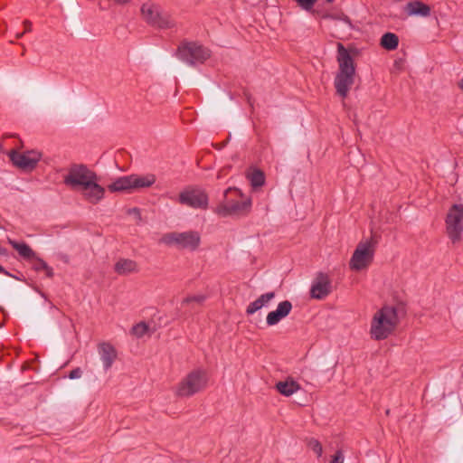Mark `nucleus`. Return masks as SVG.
<instances>
[{
  "label": "nucleus",
  "mask_w": 463,
  "mask_h": 463,
  "mask_svg": "<svg viewBox=\"0 0 463 463\" xmlns=\"http://www.w3.org/2000/svg\"><path fill=\"white\" fill-rule=\"evenodd\" d=\"M311 448L313 451L317 454V456H321L322 454V446L317 440H313L310 442Z\"/></svg>",
  "instance_id": "nucleus-34"
},
{
  "label": "nucleus",
  "mask_w": 463,
  "mask_h": 463,
  "mask_svg": "<svg viewBox=\"0 0 463 463\" xmlns=\"http://www.w3.org/2000/svg\"><path fill=\"white\" fill-rule=\"evenodd\" d=\"M81 375H82L81 369L80 367H77L70 372L69 378L72 379V380L78 379V378L81 377Z\"/></svg>",
  "instance_id": "nucleus-35"
},
{
  "label": "nucleus",
  "mask_w": 463,
  "mask_h": 463,
  "mask_svg": "<svg viewBox=\"0 0 463 463\" xmlns=\"http://www.w3.org/2000/svg\"><path fill=\"white\" fill-rule=\"evenodd\" d=\"M208 383V373L203 369L191 371L178 384L176 395L191 397L203 391Z\"/></svg>",
  "instance_id": "nucleus-4"
},
{
  "label": "nucleus",
  "mask_w": 463,
  "mask_h": 463,
  "mask_svg": "<svg viewBox=\"0 0 463 463\" xmlns=\"http://www.w3.org/2000/svg\"><path fill=\"white\" fill-rule=\"evenodd\" d=\"M118 5H126L130 2V0H113Z\"/></svg>",
  "instance_id": "nucleus-41"
},
{
  "label": "nucleus",
  "mask_w": 463,
  "mask_h": 463,
  "mask_svg": "<svg viewBox=\"0 0 463 463\" xmlns=\"http://www.w3.org/2000/svg\"><path fill=\"white\" fill-rule=\"evenodd\" d=\"M458 87L460 88V90L463 91V78L460 80V81L458 82Z\"/></svg>",
  "instance_id": "nucleus-44"
},
{
  "label": "nucleus",
  "mask_w": 463,
  "mask_h": 463,
  "mask_svg": "<svg viewBox=\"0 0 463 463\" xmlns=\"http://www.w3.org/2000/svg\"><path fill=\"white\" fill-rule=\"evenodd\" d=\"M331 292L332 284L329 276L322 271L317 272L310 288L311 298L322 300L325 299Z\"/></svg>",
  "instance_id": "nucleus-12"
},
{
  "label": "nucleus",
  "mask_w": 463,
  "mask_h": 463,
  "mask_svg": "<svg viewBox=\"0 0 463 463\" xmlns=\"http://www.w3.org/2000/svg\"><path fill=\"white\" fill-rule=\"evenodd\" d=\"M380 44L385 50L393 51L399 45V38L393 33H385L381 38Z\"/></svg>",
  "instance_id": "nucleus-23"
},
{
  "label": "nucleus",
  "mask_w": 463,
  "mask_h": 463,
  "mask_svg": "<svg viewBox=\"0 0 463 463\" xmlns=\"http://www.w3.org/2000/svg\"><path fill=\"white\" fill-rule=\"evenodd\" d=\"M275 389L286 397H288L300 389V385L288 377L286 381H279L275 384Z\"/></svg>",
  "instance_id": "nucleus-19"
},
{
  "label": "nucleus",
  "mask_w": 463,
  "mask_h": 463,
  "mask_svg": "<svg viewBox=\"0 0 463 463\" xmlns=\"http://www.w3.org/2000/svg\"><path fill=\"white\" fill-rule=\"evenodd\" d=\"M177 57L190 66L203 63L210 56V51L196 42H182L176 51Z\"/></svg>",
  "instance_id": "nucleus-5"
},
{
  "label": "nucleus",
  "mask_w": 463,
  "mask_h": 463,
  "mask_svg": "<svg viewBox=\"0 0 463 463\" xmlns=\"http://www.w3.org/2000/svg\"><path fill=\"white\" fill-rule=\"evenodd\" d=\"M100 359L105 371H108L117 358V351L109 343H100L98 346Z\"/></svg>",
  "instance_id": "nucleus-15"
},
{
  "label": "nucleus",
  "mask_w": 463,
  "mask_h": 463,
  "mask_svg": "<svg viewBox=\"0 0 463 463\" xmlns=\"http://www.w3.org/2000/svg\"><path fill=\"white\" fill-rule=\"evenodd\" d=\"M262 307H263V306L261 305V303L257 298L256 300H254L253 302L249 304V306L246 308V314L248 316L253 315L254 313H256L257 311H259Z\"/></svg>",
  "instance_id": "nucleus-30"
},
{
  "label": "nucleus",
  "mask_w": 463,
  "mask_h": 463,
  "mask_svg": "<svg viewBox=\"0 0 463 463\" xmlns=\"http://www.w3.org/2000/svg\"><path fill=\"white\" fill-rule=\"evenodd\" d=\"M230 139H231V134L228 136L226 140H224L222 143H226V145H227L229 143Z\"/></svg>",
  "instance_id": "nucleus-46"
},
{
  "label": "nucleus",
  "mask_w": 463,
  "mask_h": 463,
  "mask_svg": "<svg viewBox=\"0 0 463 463\" xmlns=\"http://www.w3.org/2000/svg\"><path fill=\"white\" fill-rule=\"evenodd\" d=\"M321 16L324 19L341 20L344 23L347 24L348 25H350V26L352 25L351 19L344 13H339V14L325 13Z\"/></svg>",
  "instance_id": "nucleus-27"
},
{
  "label": "nucleus",
  "mask_w": 463,
  "mask_h": 463,
  "mask_svg": "<svg viewBox=\"0 0 463 463\" xmlns=\"http://www.w3.org/2000/svg\"><path fill=\"white\" fill-rule=\"evenodd\" d=\"M128 214H133L137 218V220H141V213L140 210L137 207L130 208L128 210Z\"/></svg>",
  "instance_id": "nucleus-37"
},
{
  "label": "nucleus",
  "mask_w": 463,
  "mask_h": 463,
  "mask_svg": "<svg viewBox=\"0 0 463 463\" xmlns=\"http://www.w3.org/2000/svg\"><path fill=\"white\" fill-rule=\"evenodd\" d=\"M131 190L146 188L153 185L156 182V175L149 174L146 175H130Z\"/></svg>",
  "instance_id": "nucleus-18"
},
{
  "label": "nucleus",
  "mask_w": 463,
  "mask_h": 463,
  "mask_svg": "<svg viewBox=\"0 0 463 463\" xmlns=\"http://www.w3.org/2000/svg\"><path fill=\"white\" fill-rule=\"evenodd\" d=\"M230 139H231V134L228 136L226 140H224L222 143H226V145H227L229 143Z\"/></svg>",
  "instance_id": "nucleus-45"
},
{
  "label": "nucleus",
  "mask_w": 463,
  "mask_h": 463,
  "mask_svg": "<svg viewBox=\"0 0 463 463\" xmlns=\"http://www.w3.org/2000/svg\"><path fill=\"white\" fill-rule=\"evenodd\" d=\"M251 199L236 187H229L223 193V202L215 209L221 217L244 214L250 212Z\"/></svg>",
  "instance_id": "nucleus-3"
},
{
  "label": "nucleus",
  "mask_w": 463,
  "mask_h": 463,
  "mask_svg": "<svg viewBox=\"0 0 463 463\" xmlns=\"http://www.w3.org/2000/svg\"><path fill=\"white\" fill-rule=\"evenodd\" d=\"M446 230L453 243L461 241L463 233V204H453L446 216Z\"/></svg>",
  "instance_id": "nucleus-9"
},
{
  "label": "nucleus",
  "mask_w": 463,
  "mask_h": 463,
  "mask_svg": "<svg viewBox=\"0 0 463 463\" xmlns=\"http://www.w3.org/2000/svg\"><path fill=\"white\" fill-rule=\"evenodd\" d=\"M225 146H226V143H222H222H220V144H216V145H214V147H215L216 149L221 150V149H222Z\"/></svg>",
  "instance_id": "nucleus-42"
},
{
  "label": "nucleus",
  "mask_w": 463,
  "mask_h": 463,
  "mask_svg": "<svg viewBox=\"0 0 463 463\" xmlns=\"http://www.w3.org/2000/svg\"><path fill=\"white\" fill-rule=\"evenodd\" d=\"M24 33H28L32 31V23L29 20L24 21Z\"/></svg>",
  "instance_id": "nucleus-38"
},
{
  "label": "nucleus",
  "mask_w": 463,
  "mask_h": 463,
  "mask_svg": "<svg viewBox=\"0 0 463 463\" xmlns=\"http://www.w3.org/2000/svg\"><path fill=\"white\" fill-rule=\"evenodd\" d=\"M141 14L145 22L159 29H169L175 25L170 14L162 13L159 5L153 3H145L141 6Z\"/></svg>",
  "instance_id": "nucleus-6"
},
{
  "label": "nucleus",
  "mask_w": 463,
  "mask_h": 463,
  "mask_svg": "<svg viewBox=\"0 0 463 463\" xmlns=\"http://www.w3.org/2000/svg\"><path fill=\"white\" fill-rule=\"evenodd\" d=\"M178 202L191 208L206 209L208 206V195L200 188H190L179 194Z\"/></svg>",
  "instance_id": "nucleus-11"
},
{
  "label": "nucleus",
  "mask_w": 463,
  "mask_h": 463,
  "mask_svg": "<svg viewBox=\"0 0 463 463\" xmlns=\"http://www.w3.org/2000/svg\"><path fill=\"white\" fill-rule=\"evenodd\" d=\"M32 260H33V268L34 270H44L48 278L53 277L54 273L52 268H51L43 259L35 255V257L33 258Z\"/></svg>",
  "instance_id": "nucleus-24"
},
{
  "label": "nucleus",
  "mask_w": 463,
  "mask_h": 463,
  "mask_svg": "<svg viewBox=\"0 0 463 463\" xmlns=\"http://www.w3.org/2000/svg\"><path fill=\"white\" fill-rule=\"evenodd\" d=\"M396 2H401L402 0H395Z\"/></svg>",
  "instance_id": "nucleus-50"
},
{
  "label": "nucleus",
  "mask_w": 463,
  "mask_h": 463,
  "mask_svg": "<svg viewBox=\"0 0 463 463\" xmlns=\"http://www.w3.org/2000/svg\"><path fill=\"white\" fill-rule=\"evenodd\" d=\"M8 156L14 166L24 171H33L36 168L42 158V153L32 149L24 153L13 149L8 153Z\"/></svg>",
  "instance_id": "nucleus-10"
},
{
  "label": "nucleus",
  "mask_w": 463,
  "mask_h": 463,
  "mask_svg": "<svg viewBox=\"0 0 463 463\" xmlns=\"http://www.w3.org/2000/svg\"><path fill=\"white\" fill-rule=\"evenodd\" d=\"M24 33H24V32H22V33H16V38H17V39L22 38V37H23V35H24Z\"/></svg>",
  "instance_id": "nucleus-43"
},
{
  "label": "nucleus",
  "mask_w": 463,
  "mask_h": 463,
  "mask_svg": "<svg viewBox=\"0 0 463 463\" xmlns=\"http://www.w3.org/2000/svg\"><path fill=\"white\" fill-rule=\"evenodd\" d=\"M406 314L403 305L383 306L373 316L370 334L374 340L386 339L396 328L400 317Z\"/></svg>",
  "instance_id": "nucleus-2"
},
{
  "label": "nucleus",
  "mask_w": 463,
  "mask_h": 463,
  "mask_svg": "<svg viewBox=\"0 0 463 463\" xmlns=\"http://www.w3.org/2000/svg\"><path fill=\"white\" fill-rule=\"evenodd\" d=\"M331 463H344V455H343L342 451L337 450L335 453Z\"/></svg>",
  "instance_id": "nucleus-36"
},
{
  "label": "nucleus",
  "mask_w": 463,
  "mask_h": 463,
  "mask_svg": "<svg viewBox=\"0 0 463 463\" xmlns=\"http://www.w3.org/2000/svg\"><path fill=\"white\" fill-rule=\"evenodd\" d=\"M0 273H3L7 276H11V274L1 265H0ZM12 277H13V275H12ZM15 279H16V277H15ZM17 279H20L17 278Z\"/></svg>",
  "instance_id": "nucleus-39"
},
{
  "label": "nucleus",
  "mask_w": 463,
  "mask_h": 463,
  "mask_svg": "<svg viewBox=\"0 0 463 463\" xmlns=\"http://www.w3.org/2000/svg\"><path fill=\"white\" fill-rule=\"evenodd\" d=\"M8 250L0 245V256H7Z\"/></svg>",
  "instance_id": "nucleus-40"
},
{
  "label": "nucleus",
  "mask_w": 463,
  "mask_h": 463,
  "mask_svg": "<svg viewBox=\"0 0 463 463\" xmlns=\"http://www.w3.org/2000/svg\"><path fill=\"white\" fill-rule=\"evenodd\" d=\"M248 178L254 188L260 187L265 184V175L260 169H254L248 175Z\"/></svg>",
  "instance_id": "nucleus-25"
},
{
  "label": "nucleus",
  "mask_w": 463,
  "mask_h": 463,
  "mask_svg": "<svg viewBox=\"0 0 463 463\" xmlns=\"http://www.w3.org/2000/svg\"><path fill=\"white\" fill-rule=\"evenodd\" d=\"M97 174L84 164H71L63 176V184L73 191H80L85 201L99 203L105 195V188L98 184Z\"/></svg>",
  "instance_id": "nucleus-1"
},
{
  "label": "nucleus",
  "mask_w": 463,
  "mask_h": 463,
  "mask_svg": "<svg viewBox=\"0 0 463 463\" xmlns=\"http://www.w3.org/2000/svg\"><path fill=\"white\" fill-rule=\"evenodd\" d=\"M8 242L12 245L14 249H15L19 255L23 257L26 260H31L35 257V252L32 250V248L25 242H17L11 239H8Z\"/></svg>",
  "instance_id": "nucleus-22"
},
{
  "label": "nucleus",
  "mask_w": 463,
  "mask_h": 463,
  "mask_svg": "<svg viewBox=\"0 0 463 463\" xmlns=\"http://www.w3.org/2000/svg\"><path fill=\"white\" fill-rule=\"evenodd\" d=\"M115 271L121 276H126L137 271V264L129 259H119L114 267Z\"/></svg>",
  "instance_id": "nucleus-20"
},
{
  "label": "nucleus",
  "mask_w": 463,
  "mask_h": 463,
  "mask_svg": "<svg viewBox=\"0 0 463 463\" xmlns=\"http://www.w3.org/2000/svg\"><path fill=\"white\" fill-rule=\"evenodd\" d=\"M335 0H325L326 3H333Z\"/></svg>",
  "instance_id": "nucleus-48"
},
{
  "label": "nucleus",
  "mask_w": 463,
  "mask_h": 463,
  "mask_svg": "<svg viewBox=\"0 0 463 463\" xmlns=\"http://www.w3.org/2000/svg\"><path fill=\"white\" fill-rule=\"evenodd\" d=\"M298 5L306 11H311L317 0H295Z\"/></svg>",
  "instance_id": "nucleus-32"
},
{
  "label": "nucleus",
  "mask_w": 463,
  "mask_h": 463,
  "mask_svg": "<svg viewBox=\"0 0 463 463\" xmlns=\"http://www.w3.org/2000/svg\"><path fill=\"white\" fill-rule=\"evenodd\" d=\"M230 139H231V134L228 136L226 140H224L222 143H226V145H227L229 143Z\"/></svg>",
  "instance_id": "nucleus-47"
},
{
  "label": "nucleus",
  "mask_w": 463,
  "mask_h": 463,
  "mask_svg": "<svg viewBox=\"0 0 463 463\" xmlns=\"http://www.w3.org/2000/svg\"><path fill=\"white\" fill-rule=\"evenodd\" d=\"M404 11L410 16L428 17L430 15V5L420 1L409 2L404 7Z\"/></svg>",
  "instance_id": "nucleus-17"
},
{
  "label": "nucleus",
  "mask_w": 463,
  "mask_h": 463,
  "mask_svg": "<svg viewBox=\"0 0 463 463\" xmlns=\"http://www.w3.org/2000/svg\"><path fill=\"white\" fill-rule=\"evenodd\" d=\"M0 151H2V145L0 144Z\"/></svg>",
  "instance_id": "nucleus-49"
},
{
  "label": "nucleus",
  "mask_w": 463,
  "mask_h": 463,
  "mask_svg": "<svg viewBox=\"0 0 463 463\" xmlns=\"http://www.w3.org/2000/svg\"><path fill=\"white\" fill-rule=\"evenodd\" d=\"M301 378L307 383L310 384H316L317 381V370L311 366H305L301 370Z\"/></svg>",
  "instance_id": "nucleus-26"
},
{
  "label": "nucleus",
  "mask_w": 463,
  "mask_h": 463,
  "mask_svg": "<svg viewBox=\"0 0 463 463\" xmlns=\"http://www.w3.org/2000/svg\"><path fill=\"white\" fill-rule=\"evenodd\" d=\"M148 330V326L145 322H140L132 327V334L137 337H142Z\"/></svg>",
  "instance_id": "nucleus-28"
},
{
  "label": "nucleus",
  "mask_w": 463,
  "mask_h": 463,
  "mask_svg": "<svg viewBox=\"0 0 463 463\" xmlns=\"http://www.w3.org/2000/svg\"><path fill=\"white\" fill-rule=\"evenodd\" d=\"M354 76L355 75L336 73L334 80V85L336 93L340 97L345 98L347 96L351 86L354 82Z\"/></svg>",
  "instance_id": "nucleus-16"
},
{
  "label": "nucleus",
  "mask_w": 463,
  "mask_h": 463,
  "mask_svg": "<svg viewBox=\"0 0 463 463\" xmlns=\"http://www.w3.org/2000/svg\"><path fill=\"white\" fill-rule=\"evenodd\" d=\"M167 246H176L178 249H189L194 250L200 244V236L196 232H168L162 236L159 241Z\"/></svg>",
  "instance_id": "nucleus-8"
},
{
  "label": "nucleus",
  "mask_w": 463,
  "mask_h": 463,
  "mask_svg": "<svg viewBox=\"0 0 463 463\" xmlns=\"http://www.w3.org/2000/svg\"><path fill=\"white\" fill-rule=\"evenodd\" d=\"M275 298V292H267L265 294L260 295L258 298V300L261 303L263 307H265L270 300Z\"/></svg>",
  "instance_id": "nucleus-33"
},
{
  "label": "nucleus",
  "mask_w": 463,
  "mask_h": 463,
  "mask_svg": "<svg viewBox=\"0 0 463 463\" xmlns=\"http://www.w3.org/2000/svg\"><path fill=\"white\" fill-rule=\"evenodd\" d=\"M108 189L111 193L131 191L130 176L125 175L117 178L108 185Z\"/></svg>",
  "instance_id": "nucleus-21"
},
{
  "label": "nucleus",
  "mask_w": 463,
  "mask_h": 463,
  "mask_svg": "<svg viewBox=\"0 0 463 463\" xmlns=\"http://www.w3.org/2000/svg\"><path fill=\"white\" fill-rule=\"evenodd\" d=\"M292 310V303L289 300H284L279 303L277 309L270 311L266 318L269 326L277 325L281 319L288 317Z\"/></svg>",
  "instance_id": "nucleus-14"
},
{
  "label": "nucleus",
  "mask_w": 463,
  "mask_h": 463,
  "mask_svg": "<svg viewBox=\"0 0 463 463\" xmlns=\"http://www.w3.org/2000/svg\"><path fill=\"white\" fill-rule=\"evenodd\" d=\"M205 299H206V297L204 295L189 296L183 299L182 305L190 304L193 302L201 305L204 302Z\"/></svg>",
  "instance_id": "nucleus-29"
},
{
  "label": "nucleus",
  "mask_w": 463,
  "mask_h": 463,
  "mask_svg": "<svg viewBox=\"0 0 463 463\" xmlns=\"http://www.w3.org/2000/svg\"><path fill=\"white\" fill-rule=\"evenodd\" d=\"M351 52H357L355 49L349 51L343 43H337V56L339 70L337 73L355 75V64Z\"/></svg>",
  "instance_id": "nucleus-13"
},
{
  "label": "nucleus",
  "mask_w": 463,
  "mask_h": 463,
  "mask_svg": "<svg viewBox=\"0 0 463 463\" xmlns=\"http://www.w3.org/2000/svg\"><path fill=\"white\" fill-rule=\"evenodd\" d=\"M262 307H263V306L261 305V303L257 298L256 300H254L253 302L249 304V306L246 308V314L248 316L253 315L254 313H256L257 311H259Z\"/></svg>",
  "instance_id": "nucleus-31"
},
{
  "label": "nucleus",
  "mask_w": 463,
  "mask_h": 463,
  "mask_svg": "<svg viewBox=\"0 0 463 463\" xmlns=\"http://www.w3.org/2000/svg\"><path fill=\"white\" fill-rule=\"evenodd\" d=\"M377 243L378 241L375 236H372L370 240L365 241H361L350 260V268L354 270H362L366 268L373 261L374 248Z\"/></svg>",
  "instance_id": "nucleus-7"
}]
</instances>
